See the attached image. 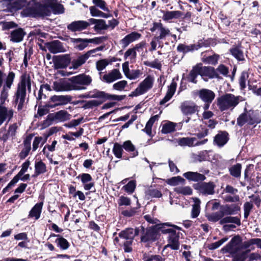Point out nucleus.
<instances>
[{"mask_svg": "<svg viewBox=\"0 0 261 261\" xmlns=\"http://www.w3.org/2000/svg\"><path fill=\"white\" fill-rule=\"evenodd\" d=\"M103 41L102 37H95L92 39L70 38V42L73 43L74 47L79 50H83L89 43L99 44Z\"/></svg>", "mask_w": 261, "mask_h": 261, "instance_id": "nucleus-12", "label": "nucleus"}, {"mask_svg": "<svg viewBox=\"0 0 261 261\" xmlns=\"http://www.w3.org/2000/svg\"><path fill=\"white\" fill-rule=\"evenodd\" d=\"M92 2L97 7L103 11L110 12L109 9L106 6V3L103 0H92Z\"/></svg>", "mask_w": 261, "mask_h": 261, "instance_id": "nucleus-63", "label": "nucleus"}, {"mask_svg": "<svg viewBox=\"0 0 261 261\" xmlns=\"http://www.w3.org/2000/svg\"><path fill=\"white\" fill-rule=\"evenodd\" d=\"M71 115L65 110H60L56 113L49 114L47 116V121L64 122L70 119Z\"/></svg>", "mask_w": 261, "mask_h": 261, "instance_id": "nucleus-18", "label": "nucleus"}, {"mask_svg": "<svg viewBox=\"0 0 261 261\" xmlns=\"http://www.w3.org/2000/svg\"><path fill=\"white\" fill-rule=\"evenodd\" d=\"M140 232L142 233L141 241L143 243L150 244L155 241L159 237L156 229L154 227H149L145 229L141 226L139 228Z\"/></svg>", "mask_w": 261, "mask_h": 261, "instance_id": "nucleus-13", "label": "nucleus"}, {"mask_svg": "<svg viewBox=\"0 0 261 261\" xmlns=\"http://www.w3.org/2000/svg\"><path fill=\"white\" fill-rule=\"evenodd\" d=\"M25 35V33L21 28L15 29L11 32L10 38V41L13 42H20Z\"/></svg>", "mask_w": 261, "mask_h": 261, "instance_id": "nucleus-33", "label": "nucleus"}, {"mask_svg": "<svg viewBox=\"0 0 261 261\" xmlns=\"http://www.w3.org/2000/svg\"><path fill=\"white\" fill-rule=\"evenodd\" d=\"M199 75L202 79L207 81L208 78H212L214 73V68L211 67L203 66L202 64H197L196 65Z\"/></svg>", "mask_w": 261, "mask_h": 261, "instance_id": "nucleus-26", "label": "nucleus"}, {"mask_svg": "<svg viewBox=\"0 0 261 261\" xmlns=\"http://www.w3.org/2000/svg\"><path fill=\"white\" fill-rule=\"evenodd\" d=\"M46 46L49 52L54 54L66 51L63 43L57 40L47 43Z\"/></svg>", "mask_w": 261, "mask_h": 261, "instance_id": "nucleus-23", "label": "nucleus"}, {"mask_svg": "<svg viewBox=\"0 0 261 261\" xmlns=\"http://www.w3.org/2000/svg\"><path fill=\"white\" fill-rule=\"evenodd\" d=\"M177 84L175 82H172L168 87L167 93L164 98L160 101L161 105H164L168 101L175 93Z\"/></svg>", "mask_w": 261, "mask_h": 261, "instance_id": "nucleus-38", "label": "nucleus"}, {"mask_svg": "<svg viewBox=\"0 0 261 261\" xmlns=\"http://www.w3.org/2000/svg\"><path fill=\"white\" fill-rule=\"evenodd\" d=\"M140 233L139 228L134 229L132 228H128L121 231L119 233V237L121 239L125 240L128 244H132L135 237Z\"/></svg>", "mask_w": 261, "mask_h": 261, "instance_id": "nucleus-17", "label": "nucleus"}, {"mask_svg": "<svg viewBox=\"0 0 261 261\" xmlns=\"http://www.w3.org/2000/svg\"><path fill=\"white\" fill-rule=\"evenodd\" d=\"M154 78L151 75H148L138 85L137 88L133 91L130 96H138L148 92L152 88Z\"/></svg>", "mask_w": 261, "mask_h": 261, "instance_id": "nucleus-10", "label": "nucleus"}, {"mask_svg": "<svg viewBox=\"0 0 261 261\" xmlns=\"http://www.w3.org/2000/svg\"><path fill=\"white\" fill-rule=\"evenodd\" d=\"M125 95H117L114 94H110L104 92V96L103 99V100L102 101H103L107 99L120 101L121 100H123L125 98Z\"/></svg>", "mask_w": 261, "mask_h": 261, "instance_id": "nucleus-58", "label": "nucleus"}, {"mask_svg": "<svg viewBox=\"0 0 261 261\" xmlns=\"http://www.w3.org/2000/svg\"><path fill=\"white\" fill-rule=\"evenodd\" d=\"M193 162H201L207 160L208 158V151L203 150L198 152V154L193 153L191 156Z\"/></svg>", "mask_w": 261, "mask_h": 261, "instance_id": "nucleus-46", "label": "nucleus"}, {"mask_svg": "<svg viewBox=\"0 0 261 261\" xmlns=\"http://www.w3.org/2000/svg\"><path fill=\"white\" fill-rule=\"evenodd\" d=\"M164 225L171 226L172 228H161V231L163 233L168 234L167 244L164 246V249L170 248L172 250H177L180 247V232L176 231V230H180L181 228L175 225H172L169 223H165Z\"/></svg>", "mask_w": 261, "mask_h": 261, "instance_id": "nucleus-4", "label": "nucleus"}, {"mask_svg": "<svg viewBox=\"0 0 261 261\" xmlns=\"http://www.w3.org/2000/svg\"><path fill=\"white\" fill-rule=\"evenodd\" d=\"M70 61L68 55L60 56L54 63L55 68L56 69L65 68L70 63Z\"/></svg>", "mask_w": 261, "mask_h": 261, "instance_id": "nucleus-35", "label": "nucleus"}, {"mask_svg": "<svg viewBox=\"0 0 261 261\" xmlns=\"http://www.w3.org/2000/svg\"><path fill=\"white\" fill-rule=\"evenodd\" d=\"M78 177L81 178L82 182L85 190H90L94 187V183L92 182V176L88 173H82Z\"/></svg>", "mask_w": 261, "mask_h": 261, "instance_id": "nucleus-31", "label": "nucleus"}, {"mask_svg": "<svg viewBox=\"0 0 261 261\" xmlns=\"http://www.w3.org/2000/svg\"><path fill=\"white\" fill-rule=\"evenodd\" d=\"M260 119L258 117L257 112L252 110H247L244 108V112L237 118V124L242 127L245 124L253 125L260 123Z\"/></svg>", "mask_w": 261, "mask_h": 261, "instance_id": "nucleus-9", "label": "nucleus"}, {"mask_svg": "<svg viewBox=\"0 0 261 261\" xmlns=\"http://www.w3.org/2000/svg\"><path fill=\"white\" fill-rule=\"evenodd\" d=\"M103 101L99 100H91L86 101L84 106L85 109H92L101 105Z\"/></svg>", "mask_w": 261, "mask_h": 261, "instance_id": "nucleus-57", "label": "nucleus"}, {"mask_svg": "<svg viewBox=\"0 0 261 261\" xmlns=\"http://www.w3.org/2000/svg\"><path fill=\"white\" fill-rule=\"evenodd\" d=\"M174 191L178 194H181L185 195H189L192 193V190L189 186L176 187L174 188Z\"/></svg>", "mask_w": 261, "mask_h": 261, "instance_id": "nucleus-55", "label": "nucleus"}, {"mask_svg": "<svg viewBox=\"0 0 261 261\" xmlns=\"http://www.w3.org/2000/svg\"><path fill=\"white\" fill-rule=\"evenodd\" d=\"M128 62H125L122 64V69L125 76L130 80H135L142 75L143 72L139 69H133L130 70L129 69Z\"/></svg>", "mask_w": 261, "mask_h": 261, "instance_id": "nucleus-21", "label": "nucleus"}, {"mask_svg": "<svg viewBox=\"0 0 261 261\" xmlns=\"http://www.w3.org/2000/svg\"><path fill=\"white\" fill-rule=\"evenodd\" d=\"M215 185L213 182H201L197 184L195 189L204 195H213L215 193Z\"/></svg>", "mask_w": 261, "mask_h": 261, "instance_id": "nucleus-19", "label": "nucleus"}, {"mask_svg": "<svg viewBox=\"0 0 261 261\" xmlns=\"http://www.w3.org/2000/svg\"><path fill=\"white\" fill-rule=\"evenodd\" d=\"M249 246V244L242 245L237 242L236 237H234L229 243L226 245L225 249L231 254L237 261H245L247 258L249 250L242 251V249H246Z\"/></svg>", "mask_w": 261, "mask_h": 261, "instance_id": "nucleus-5", "label": "nucleus"}, {"mask_svg": "<svg viewBox=\"0 0 261 261\" xmlns=\"http://www.w3.org/2000/svg\"><path fill=\"white\" fill-rule=\"evenodd\" d=\"M218 221H219V223L220 225H224L226 223H233L238 226H240L241 224L239 218L231 216V215H225L222 218L219 219Z\"/></svg>", "mask_w": 261, "mask_h": 261, "instance_id": "nucleus-39", "label": "nucleus"}, {"mask_svg": "<svg viewBox=\"0 0 261 261\" xmlns=\"http://www.w3.org/2000/svg\"><path fill=\"white\" fill-rule=\"evenodd\" d=\"M89 26L91 24H95L94 27L96 31L105 30L108 29V26L105 20L95 19L94 18L89 19Z\"/></svg>", "mask_w": 261, "mask_h": 261, "instance_id": "nucleus-34", "label": "nucleus"}, {"mask_svg": "<svg viewBox=\"0 0 261 261\" xmlns=\"http://www.w3.org/2000/svg\"><path fill=\"white\" fill-rule=\"evenodd\" d=\"M145 195L148 198H160L162 196V194L160 191L151 187L146 190Z\"/></svg>", "mask_w": 261, "mask_h": 261, "instance_id": "nucleus-52", "label": "nucleus"}, {"mask_svg": "<svg viewBox=\"0 0 261 261\" xmlns=\"http://www.w3.org/2000/svg\"><path fill=\"white\" fill-rule=\"evenodd\" d=\"M7 7L11 12L23 9L22 14L25 16L37 17L38 15L47 14L46 8L39 6L35 0H7Z\"/></svg>", "mask_w": 261, "mask_h": 261, "instance_id": "nucleus-2", "label": "nucleus"}, {"mask_svg": "<svg viewBox=\"0 0 261 261\" xmlns=\"http://www.w3.org/2000/svg\"><path fill=\"white\" fill-rule=\"evenodd\" d=\"M46 166L41 160L36 162L35 164V174L33 176L36 177L41 174H43L46 172Z\"/></svg>", "mask_w": 261, "mask_h": 261, "instance_id": "nucleus-45", "label": "nucleus"}, {"mask_svg": "<svg viewBox=\"0 0 261 261\" xmlns=\"http://www.w3.org/2000/svg\"><path fill=\"white\" fill-rule=\"evenodd\" d=\"M150 31L151 32H156L159 35L155 37L160 40L165 39L171 34L170 30L165 27L161 22H154Z\"/></svg>", "mask_w": 261, "mask_h": 261, "instance_id": "nucleus-16", "label": "nucleus"}, {"mask_svg": "<svg viewBox=\"0 0 261 261\" xmlns=\"http://www.w3.org/2000/svg\"><path fill=\"white\" fill-rule=\"evenodd\" d=\"M161 41H160V40L158 38H156V37H154L151 42H150V45H151V47L149 49V51H153L154 50H155L156 49V47H157V46L158 45H159V47H163V45H161Z\"/></svg>", "mask_w": 261, "mask_h": 261, "instance_id": "nucleus-62", "label": "nucleus"}, {"mask_svg": "<svg viewBox=\"0 0 261 261\" xmlns=\"http://www.w3.org/2000/svg\"><path fill=\"white\" fill-rule=\"evenodd\" d=\"M42 206V202L36 203L30 211L29 217H35L36 220H38L40 217Z\"/></svg>", "mask_w": 261, "mask_h": 261, "instance_id": "nucleus-43", "label": "nucleus"}, {"mask_svg": "<svg viewBox=\"0 0 261 261\" xmlns=\"http://www.w3.org/2000/svg\"><path fill=\"white\" fill-rule=\"evenodd\" d=\"M242 165L241 164L237 163L232 165L229 168V171L230 175L236 178H240L241 176Z\"/></svg>", "mask_w": 261, "mask_h": 261, "instance_id": "nucleus-50", "label": "nucleus"}, {"mask_svg": "<svg viewBox=\"0 0 261 261\" xmlns=\"http://www.w3.org/2000/svg\"><path fill=\"white\" fill-rule=\"evenodd\" d=\"M201 46L199 44H191L187 45L184 44H179L177 47L178 51L186 54L190 51L198 50Z\"/></svg>", "mask_w": 261, "mask_h": 261, "instance_id": "nucleus-41", "label": "nucleus"}, {"mask_svg": "<svg viewBox=\"0 0 261 261\" xmlns=\"http://www.w3.org/2000/svg\"><path fill=\"white\" fill-rule=\"evenodd\" d=\"M52 102H56V106L67 104L71 101V97L68 95H54L50 98Z\"/></svg>", "mask_w": 261, "mask_h": 261, "instance_id": "nucleus-37", "label": "nucleus"}, {"mask_svg": "<svg viewBox=\"0 0 261 261\" xmlns=\"http://www.w3.org/2000/svg\"><path fill=\"white\" fill-rule=\"evenodd\" d=\"M123 147L118 143H115L113 148V152L115 156L118 159H121L122 156Z\"/></svg>", "mask_w": 261, "mask_h": 261, "instance_id": "nucleus-53", "label": "nucleus"}, {"mask_svg": "<svg viewBox=\"0 0 261 261\" xmlns=\"http://www.w3.org/2000/svg\"><path fill=\"white\" fill-rule=\"evenodd\" d=\"M101 50V47H97L96 48L90 50L85 54L79 56L77 59L73 60L71 62V66L70 69H76L82 65L90 57H93L94 54L96 51Z\"/></svg>", "mask_w": 261, "mask_h": 261, "instance_id": "nucleus-14", "label": "nucleus"}, {"mask_svg": "<svg viewBox=\"0 0 261 261\" xmlns=\"http://www.w3.org/2000/svg\"><path fill=\"white\" fill-rule=\"evenodd\" d=\"M207 142V139L202 141H197V139L193 137H184L178 139V143L181 146H188L193 147L199 146L205 144Z\"/></svg>", "mask_w": 261, "mask_h": 261, "instance_id": "nucleus-20", "label": "nucleus"}, {"mask_svg": "<svg viewBox=\"0 0 261 261\" xmlns=\"http://www.w3.org/2000/svg\"><path fill=\"white\" fill-rule=\"evenodd\" d=\"M122 78V75L119 70L117 69H114L108 73L105 74L101 79L102 81L110 84Z\"/></svg>", "mask_w": 261, "mask_h": 261, "instance_id": "nucleus-24", "label": "nucleus"}, {"mask_svg": "<svg viewBox=\"0 0 261 261\" xmlns=\"http://www.w3.org/2000/svg\"><path fill=\"white\" fill-rule=\"evenodd\" d=\"M58 237V238L55 241V243H56L57 246L61 250H65L69 248L70 244L66 239L60 236V235H57L55 234H51L50 237Z\"/></svg>", "mask_w": 261, "mask_h": 261, "instance_id": "nucleus-40", "label": "nucleus"}, {"mask_svg": "<svg viewBox=\"0 0 261 261\" xmlns=\"http://www.w3.org/2000/svg\"><path fill=\"white\" fill-rule=\"evenodd\" d=\"M39 6L45 7L48 11L47 14L38 15V16H49L51 12L50 8L53 12L55 14H61L64 12V9L62 5L59 4L57 0H40Z\"/></svg>", "mask_w": 261, "mask_h": 261, "instance_id": "nucleus-11", "label": "nucleus"}, {"mask_svg": "<svg viewBox=\"0 0 261 261\" xmlns=\"http://www.w3.org/2000/svg\"><path fill=\"white\" fill-rule=\"evenodd\" d=\"M162 19L167 22H171L174 19H178L182 16V13L180 11H163Z\"/></svg>", "mask_w": 261, "mask_h": 261, "instance_id": "nucleus-30", "label": "nucleus"}, {"mask_svg": "<svg viewBox=\"0 0 261 261\" xmlns=\"http://www.w3.org/2000/svg\"><path fill=\"white\" fill-rule=\"evenodd\" d=\"M244 99L240 96H235L230 93L222 95L217 98V105L221 111L233 110Z\"/></svg>", "mask_w": 261, "mask_h": 261, "instance_id": "nucleus-6", "label": "nucleus"}, {"mask_svg": "<svg viewBox=\"0 0 261 261\" xmlns=\"http://www.w3.org/2000/svg\"><path fill=\"white\" fill-rule=\"evenodd\" d=\"M15 77L13 71H10L8 75L0 69V89L2 90L0 94V126L4 122L7 124L13 118L14 110L12 108L6 107L5 102L9 96V91L11 88Z\"/></svg>", "mask_w": 261, "mask_h": 261, "instance_id": "nucleus-1", "label": "nucleus"}, {"mask_svg": "<svg viewBox=\"0 0 261 261\" xmlns=\"http://www.w3.org/2000/svg\"><path fill=\"white\" fill-rule=\"evenodd\" d=\"M228 140V134L225 132H220L215 137L214 143L219 147H222L227 142Z\"/></svg>", "mask_w": 261, "mask_h": 261, "instance_id": "nucleus-36", "label": "nucleus"}, {"mask_svg": "<svg viewBox=\"0 0 261 261\" xmlns=\"http://www.w3.org/2000/svg\"><path fill=\"white\" fill-rule=\"evenodd\" d=\"M194 204L192 205L191 217L195 218L198 216L200 212V200L197 198H194Z\"/></svg>", "mask_w": 261, "mask_h": 261, "instance_id": "nucleus-47", "label": "nucleus"}, {"mask_svg": "<svg viewBox=\"0 0 261 261\" xmlns=\"http://www.w3.org/2000/svg\"><path fill=\"white\" fill-rule=\"evenodd\" d=\"M230 52L237 60L243 61L244 59L243 51L240 46H233L230 49Z\"/></svg>", "mask_w": 261, "mask_h": 261, "instance_id": "nucleus-48", "label": "nucleus"}, {"mask_svg": "<svg viewBox=\"0 0 261 261\" xmlns=\"http://www.w3.org/2000/svg\"><path fill=\"white\" fill-rule=\"evenodd\" d=\"M175 124L172 122H168L163 125L162 132L163 134H168L175 130Z\"/></svg>", "mask_w": 261, "mask_h": 261, "instance_id": "nucleus-54", "label": "nucleus"}, {"mask_svg": "<svg viewBox=\"0 0 261 261\" xmlns=\"http://www.w3.org/2000/svg\"><path fill=\"white\" fill-rule=\"evenodd\" d=\"M33 137V134H30L26 137L23 142V147L19 153V158L24 159L28 155L31 149V142Z\"/></svg>", "mask_w": 261, "mask_h": 261, "instance_id": "nucleus-29", "label": "nucleus"}, {"mask_svg": "<svg viewBox=\"0 0 261 261\" xmlns=\"http://www.w3.org/2000/svg\"><path fill=\"white\" fill-rule=\"evenodd\" d=\"M179 109L182 114L186 116H191L199 112V107L193 101L186 100L181 103Z\"/></svg>", "mask_w": 261, "mask_h": 261, "instance_id": "nucleus-15", "label": "nucleus"}, {"mask_svg": "<svg viewBox=\"0 0 261 261\" xmlns=\"http://www.w3.org/2000/svg\"><path fill=\"white\" fill-rule=\"evenodd\" d=\"M122 145L126 151L130 153L131 157L134 158L138 155V150L130 140L124 141Z\"/></svg>", "mask_w": 261, "mask_h": 261, "instance_id": "nucleus-42", "label": "nucleus"}, {"mask_svg": "<svg viewBox=\"0 0 261 261\" xmlns=\"http://www.w3.org/2000/svg\"><path fill=\"white\" fill-rule=\"evenodd\" d=\"M239 211H240V207L237 204H226L221 206L219 211L206 213L205 217L209 221L216 222L225 215H235Z\"/></svg>", "mask_w": 261, "mask_h": 261, "instance_id": "nucleus-7", "label": "nucleus"}, {"mask_svg": "<svg viewBox=\"0 0 261 261\" xmlns=\"http://www.w3.org/2000/svg\"><path fill=\"white\" fill-rule=\"evenodd\" d=\"M127 85V82L125 80L119 81L113 85L114 90L121 91L124 89Z\"/></svg>", "mask_w": 261, "mask_h": 261, "instance_id": "nucleus-59", "label": "nucleus"}, {"mask_svg": "<svg viewBox=\"0 0 261 261\" xmlns=\"http://www.w3.org/2000/svg\"><path fill=\"white\" fill-rule=\"evenodd\" d=\"M71 90H85L87 86L90 85L92 81V77L85 74H80L71 77L69 79Z\"/></svg>", "mask_w": 261, "mask_h": 261, "instance_id": "nucleus-8", "label": "nucleus"}, {"mask_svg": "<svg viewBox=\"0 0 261 261\" xmlns=\"http://www.w3.org/2000/svg\"><path fill=\"white\" fill-rule=\"evenodd\" d=\"M183 176L188 180L193 181H201L206 178L203 174L197 172H187L184 173Z\"/></svg>", "mask_w": 261, "mask_h": 261, "instance_id": "nucleus-32", "label": "nucleus"}, {"mask_svg": "<svg viewBox=\"0 0 261 261\" xmlns=\"http://www.w3.org/2000/svg\"><path fill=\"white\" fill-rule=\"evenodd\" d=\"M185 180L180 176L173 177L168 180V184L171 186H176L179 183H184Z\"/></svg>", "mask_w": 261, "mask_h": 261, "instance_id": "nucleus-64", "label": "nucleus"}, {"mask_svg": "<svg viewBox=\"0 0 261 261\" xmlns=\"http://www.w3.org/2000/svg\"><path fill=\"white\" fill-rule=\"evenodd\" d=\"M109 62L107 59L100 60L96 62V67L98 71H101L108 65Z\"/></svg>", "mask_w": 261, "mask_h": 261, "instance_id": "nucleus-61", "label": "nucleus"}, {"mask_svg": "<svg viewBox=\"0 0 261 261\" xmlns=\"http://www.w3.org/2000/svg\"><path fill=\"white\" fill-rule=\"evenodd\" d=\"M89 26V19L87 21L78 20L72 22L67 25V29L71 32H80Z\"/></svg>", "mask_w": 261, "mask_h": 261, "instance_id": "nucleus-25", "label": "nucleus"}, {"mask_svg": "<svg viewBox=\"0 0 261 261\" xmlns=\"http://www.w3.org/2000/svg\"><path fill=\"white\" fill-rule=\"evenodd\" d=\"M141 37V34L136 32H133L121 39L120 41V44L122 45V48H125L130 43L139 40Z\"/></svg>", "mask_w": 261, "mask_h": 261, "instance_id": "nucleus-28", "label": "nucleus"}, {"mask_svg": "<svg viewBox=\"0 0 261 261\" xmlns=\"http://www.w3.org/2000/svg\"><path fill=\"white\" fill-rule=\"evenodd\" d=\"M136 187V183L135 180H131L129 181L127 184L123 186V188L124 190L129 193H133L135 191Z\"/></svg>", "mask_w": 261, "mask_h": 261, "instance_id": "nucleus-60", "label": "nucleus"}, {"mask_svg": "<svg viewBox=\"0 0 261 261\" xmlns=\"http://www.w3.org/2000/svg\"><path fill=\"white\" fill-rule=\"evenodd\" d=\"M204 102H212L215 97L213 91L207 89H201L194 91Z\"/></svg>", "mask_w": 261, "mask_h": 261, "instance_id": "nucleus-22", "label": "nucleus"}, {"mask_svg": "<svg viewBox=\"0 0 261 261\" xmlns=\"http://www.w3.org/2000/svg\"><path fill=\"white\" fill-rule=\"evenodd\" d=\"M199 75V72L198 71V69L196 65L193 67L192 70L190 71L189 74L188 75L187 77V80L190 82L196 84L197 83L196 78Z\"/></svg>", "mask_w": 261, "mask_h": 261, "instance_id": "nucleus-51", "label": "nucleus"}, {"mask_svg": "<svg viewBox=\"0 0 261 261\" xmlns=\"http://www.w3.org/2000/svg\"><path fill=\"white\" fill-rule=\"evenodd\" d=\"M159 115H155L152 117H151L149 120L147 122L145 127L143 129L144 132H145L148 135L151 136L152 134V126L153 123L158 120Z\"/></svg>", "mask_w": 261, "mask_h": 261, "instance_id": "nucleus-49", "label": "nucleus"}, {"mask_svg": "<svg viewBox=\"0 0 261 261\" xmlns=\"http://www.w3.org/2000/svg\"><path fill=\"white\" fill-rule=\"evenodd\" d=\"M27 87L28 91L30 92L31 90V77L29 74L25 73L20 77V81L18 84L17 91L15 94V102L18 105V111L22 110L24 105Z\"/></svg>", "mask_w": 261, "mask_h": 261, "instance_id": "nucleus-3", "label": "nucleus"}, {"mask_svg": "<svg viewBox=\"0 0 261 261\" xmlns=\"http://www.w3.org/2000/svg\"><path fill=\"white\" fill-rule=\"evenodd\" d=\"M53 89L56 92L71 91L70 83L63 79L55 81L53 83Z\"/></svg>", "mask_w": 261, "mask_h": 261, "instance_id": "nucleus-27", "label": "nucleus"}, {"mask_svg": "<svg viewBox=\"0 0 261 261\" xmlns=\"http://www.w3.org/2000/svg\"><path fill=\"white\" fill-rule=\"evenodd\" d=\"M137 57L136 51L133 48H129L124 54V58L125 60L127 59H130L131 61H134Z\"/></svg>", "mask_w": 261, "mask_h": 261, "instance_id": "nucleus-56", "label": "nucleus"}, {"mask_svg": "<svg viewBox=\"0 0 261 261\" xmlns=\"http://www.w3.org/2000/svg\"><path fill=\"white\" fill-rule=\"evenodd\" d=\"M17 128L18 126L17 123H13L10 125L7 133L3 135L2 137V140L4 141H6L9 137H12V138H14L16 134Z\"/></svg>", "mask_w": 261, "mask_h": 261, "instance_id": "nucleus-44", "label": "nucleus"}]
</instances>
